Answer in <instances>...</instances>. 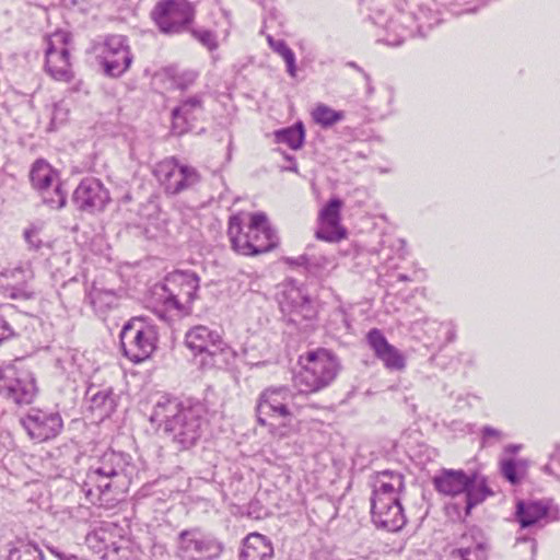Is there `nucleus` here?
Returning <instances> with one entry per match:
<instances>
[{"label":"nucleus","instance_id":"obj_38","mask_svg":"<svg viewBox=\"0 0 560 560\" xmlns=\"http://www.w3.org/2000/svg\"><path fill=\"white\" fill-rule=\"evenodd\" d=\"M192 37L197 39L201 45L207 47L210 51L218 48V38L215 32L207 28H190L188 30Z\"/></svg>","mask_w":560,"mask_h":560},{"label":"nucleus","instance_id":"obj_33","mask_svg":"<svg viewBox=\"0 0 560 560\" xmlns=\"http://www.w3.org/2000/svg\"><path fill=\"white\" fill-rule=\"evenodd\" d=\"M313 121L324 129L330 128L345 119V112L335 110L326 104H318L312 110Z\"/></svg>","mask_w":560,"mask_h":560},{"label":"nucleus","instance_id":"obj_32","mask_svg":"<svg viewBox=\"0 0 560 560\" xmlns=\"http://www.w3.org/2000/svg\"><path fill=\"white\" fill-rule=\"evenodd\" d=\"M91 409L100 412L101 418L109 417L116 409V401L112 389H102L92 393L90 388Z\"/></svg>","mask_w":560,"mask_h":560},{"label":"nucleus","instance_id":"obj_40","mask_svg":"<svg viewBox=\"0 0 560 560\" xmlns=\"http://www.w3.org/2000/svg\"><path fill=\"white\" fill-rule=\"evenodd\" d=\"M330 265V260L324 255L308 254L307 273L318 277Z\"/></svg>","mask_w":560,"mask_h":560},{"label":"nucleus","instance_id":"obj_59","mask_svg":"<svg viewBox=\"0 0 560 560\" xmlns=\"http://www.w3.org/2000/svg\"><path fill=\"white\" fill-rule=\"evenodd\" d=\"M397 278L399 281H411V278L405 273H399Z\"/></svg>","mask_w":560,"mask_h":560},{"label":"nucleus","instance_id":"obj_37","mask_svg":"<svg viewBox=\"0 0 560 560\" xmlns=\"http://www.w3.org/2000/svg\"><path fill=\"white\" fill-rule=\"evenodd\" d=\"M415 330L421 329L428 336V339L439 343L441 340L442 322L436 319L423 318L412 323Z\"/></svg>","mask_w":560,"mask_h":560},{"label":"nucleus","instance_id":"obj_56","mask_svg":"<svg viewBox=\"0 0 560 560\" xmlns=\"http://www.w3.org/2000/svg\"><path fill=\"white\" fill-rule=\"evenodd\" d=\"M347 66H348V67H350V68H352V69H354V70H357L358 72H360V73H362V74H363V72H365V71H364V70H363V69H362V68H361L357 62H354V61H349V62L347 63Z\"/></svg>","mask_w":560,"mask_h":560},{"label":"nucleus","instance_id":"obj_41","mask_svg":"<svg viewBox=\"0 0 560 560\" xmlns=\"http://www.w3.org/2000/svg\"><path fill=\"white\" fill-rule=\"evenodd\" d=\"M481 433V440L480 445L481 447H489L497 443H499L503 438L504 434L502 431L491 427V425H485L480 430Z\"/></svg>","mask_w":560,"mask_h":560},{"label":"nucleus","instance_id":"obj_18","mask_svg":"<svg viewBox=\"0 0 560 560\" xmlns=\"http://www.w3.org/2000/svg\"><path fill=\"white\" fill-rule=\"evenodd\" d=\"M515 520L521 528L544 527L560 521V508L551 498L521 499L515 504Z\"/></svg>","mask_w":560,"mask_h":560},{"label":"nucleus","instance_id":"obj_44","mask_svg":"<svg viewBox=\"0 0 560 560\" xmlns=\"http://www.w3.org/2000/svg\"><path fill=\"white\" fill-rule=\"evenodd\" d=\"M24 240L30 249L39 250L44 243L39 237V231L36 228H30L24 231Z\"/></svg>","mask_w":560,"mask_h":560},{"label":"nucleus","instance_id":"obj_54","mask_svg":"<svg viewBox=\"0 0 560 560\" xmlns=\"http://www.w3.org/2000/svg\"><path fill=\"white\" fill-rule=\"evenodd\" d=\"M395 242L399 245V247H398L399 256L404 257L406 255V253H407L406 252V242H405V240L397 238Z\"/></svg>","mask_w":560,"mask_h":560},{"label":"nucleus","instance_id":"obj_20","mask_svg":"<svg viewBox=\"0 0 560 560\" xmlns=\"http://www.w3.org/2000/svg\"><path fill=\"white\" fill-rule=\"evenodd\" d=\"M124 529L116 523L103 522L98 527L88 533L85 544L102 560H118L119 552L125 548L127 540Z\"/></svg>","mask_w":560,"mask_h":560},{"label":"nucleus","instance_id":"obj_30","mask_svg":"<svg viewBox=\"0 0 560 560\" xmlns=\"http://www.w3.org/2000/svg\"><path fill=\"white\" fill-rule=\"evenodd\" d=\"M405 490V479L394 477L392 483H385L383 480H375L371 497V502L400 500V494Z\"/></svg>","mask_w":560,"mask_h":560},{"label":"nucleus","instance_id":"obj_45","mask_svg":"<svg viewBox=\"0 0 560 560\" xmlns=\"http://www.w3.org/2000/svg\"><path fill=\"white\" fill-rule=\"evenodd\" d=\"M151 557L153 560H167L168 551L166 545L162 542H154L151 547Z\"/></svg>","mask_w":560,"mask_h":560},{"label":"nucleus","instance_id":"obj_7","mask_svg":"<svg viewBox=\"0 0 560 560\" xmlns=\"http://www.w3.org/2000/svg\"><path fill=\"white\" fill-rule=\"evenodd\" d=\"M433 485L438 492L445 495L465 493L466 514L492 494L483 476L476 472L468 475L464 470L443 469L433 478Z\"/></svg>","mask_w":560,"mask_h":560},{"label":"nucleus","instance_id":"obj_34","mask_svg":"<svg viewBox=\"0 0 560 560\" xmlns=\"http://www.w3.org/2000/svg\"><path fill=\"white\" fill-rule=\"evenodd\" d=\"M90 303L96 312L104 313L117 304V295L114 290L92 287L89 293Z\"/></svg>","mask_w":560,"mask_h":560},{"label":"nucleus","instance_id":"obj_2","mask_svg":"<svg viewBox=\"0 0 560 560\" xmlns=\"http://www.w3.org/2000/svg\"><path fill=\"white\" fill-rule=\"evenodd\" d=\"M136 466L125 452L107 450L89 467L81 485L82 492L94 505L112 509L124 500Z\"/></svg>","mask_w":560,"mask_h":560},{"label":"nucleus","instance_id":"obj_26","mask_svg":"<svg viewBox=\"0 0 560 560\" xmlns=\"http://www.w3.org/2000/svg\"><path fill=\"white\" fill-rule=\"evenodd\" d=\"M203 112V97L196 94L180 101L172 110V132L182 136L189 131L197 120V114Z\"/></svg>","mask_w":560,"mask_h":560},{"label":"nucleus","instance_id":"obj_8","mask_svg":"<svg viewBox=\"0 0 560 560\" xmlns=\"http://www.w3.org/2000/svg\"><path fill=\"white\" fill-rule=\"evenodd\" d=\"M279 306L282 320L299 331L314 329L317 322L318 310L316 302L305 289L290 281L283 285L280 293Z\"/></svg>","mask_w":560,"mask_h":560},{"label":"nucleus","instance_id":"obj_12","mask_svg":"<svg viewBox=\"0 0 560 560\" xmlns=\"http://www.w3.org/2000/svg\"><path fill=\"white\" fill-rule=\"evenodd\" d=\"M30 180L44 205L60 210L67 205L68 192L60 174L46 160L37 159L31 167Z\"/></svg>","mask_w":560,"mask_h":560},{"label":"nucleus","instance_id":"obj_11","mask_svg":"<svg viewBox=\"0 0 560 560\" xmlns=\"http://www.w3.org/2000/svg\"><path fill=\"white\" fill-rule=\"evenodd\" d=\"M122 354L133 363L151 357L158 343V330L143 318L128 320L119 334Z\"/></svg>","mask_w":560,"mask_h":560},{"label":"nucleus","instance_id":"obj_48","mask_svg":"<svg viewBox=\"0 0 560 560\" xmlns=\"http://www.w3.org/2000/svg\"><path fill=\"white\" fill-rule=\"evenodd\" d=\"M308 254H302L298 257H287L285 262L291 267H301L307 272Z\"/></svg>","mask_w":560,"mask_h":560},{"label":"nucleus","instance_id":"obj_53","mask_svg":"<svg viewBox=\"0 0 560 560\" xmlns=\"http://www.w3.org/2000/svg\"><path fill=\"white\" fill-rule=\"evenodd\" d=\"M363 78H364V80L366 82V91H368V93L372 94L374 92V88L372 85V79H371L370 74L366 73V72H363Z\"/></svg>","mask_w":560,"mask_h":560},{"label":"nucleus","instance_id":"obj_58","mask_svg":"<svg viewBox=\"0 0 560 560\" xmlns=\"http://www.w3.org/2000/svg\"><path fill=\"white\" fill-rule=\"evenodd\" d=\"M542 471L546 472V474H549V475H555L553 474V470L551 468V466L549 464H546L544 467H542Z\"/></svg>","mask_w":560,"mask_h":560},{"label":"nucleus","instance_id":"obj_36","mask_svg":"<svg viewBox=\"0 0 560 560\" xmlns=\"http://www.w3.org/2000/svg\"><path fill=\"white\" fill-rule=\"evenodd\" d=\"M7 560H44V556L37 546L19 542L10 548Z\"/></svg>","mask_w":560,"mask_h":560},{"label":"nucleus","instance_id":"obj_4","mask_svg":"<svg viewBox=\"0 0 560 560\" xmlns=\"http://www.w3.org/2000/svg\"><path fill=\"white\" fill-rule=\"evenodd\" d=\"M293 398L292 389L285 385L269 386L259 394L255 406L257 422L273 438L284 439L292 433Z\"/></svg>","mask_w":560,"mask_h":560},{"label":"nucleus","instance_id":"obj_43","mask_svg":"<svg viewBox=\"0 0 560 560\" xmlns=\"http://www.w3.org/2000/svg\"><path fill=\"white\" fill-rule=\"evenodd\" d=\"M441 332V340L439 341V345L445 346L456 340L457 330L454 322H442Z\"/></svg>","mask_w":560,"mask_h":560},{"label":"nucleus","instance_id":"obj_39","mask_svg":"<svg viewBox=\"0 0 560 560\" xmlns=\"http://www.w3.org/2000/svg\"><path fill=\"white\" fill-rule=\"evenodd\" d=\"M69 115V108L63 101L54 103L50 108V129H57L63 125Z\"/></svg>","mask_w":560,"mask_h":560},{"label":"nucleus","instance_id":"obj_57","mask_svg":"<svg viewBox=\"0 0 560 560\" xmlns=\"http://www.w3.org/2000/svg\"><path fill=\"white\" fill-rule=\"evenodd\" d=\"M460 357H467L466 363L472 365L475 363V355L471 353H460Z\"/></svg>","mask_w":560,"mask_h":560},{"label":"nucleus","instance_id":"obj_46","mask_svg":"<svg viewBox=\"0 0 560 560\" xmlns=\"http://www.w3.org/2000/svg\"><path fill=\"white\" fill-rule=\"evenodd\" d=\"M394 477H397L398 479H405V477L401 472L396 471V470L385 469L382 471H377V474L375 476V480L384 479L385 483H392V481L394 480Z\"/></svg>","mask_w":560,"mask_h":560},{"label":"nucleus","instance_id":"obj_42","mask_svg":"<svg viewBox=\"0 0 560 560\" xmlns=\"http://www.w3.org/2000/svg\"><path fill=\"white\" fill-rule=\"evenodd\" d=\"M198 77V73L194 70H186L182 73L176 74L173 80L177 89L185 91L194 84Z\"/></svg>","mask_w":560,"mask_h":560},{"label":"nucleus","instance_id":"obj_21","mask_svg":"<svg viewBox=\"0 0 560 560\" xmlns=\"http://www.w3.org/2000/svg\"><path fill=\"white\" fill-rule=\"evenodd\" d=\"M71 201L78 211L94 214L110 202V194L101 179L90 176L80 180Z\"/></svg>","mask_w":560,"mask_h":560},{"label":"nucleus","instance_id":"obj_17","mask_svg":"<svg viewBox=\"0 0 560 560\" xmlns=\"http://www.w3.org/2000/svg\"><path fill=\"white\" fill-rule=\"evenodd\" d=\"M38 387L34 374L25 369L5 368L0 374V396L18 406L31 405Z\"/></svg>","mask_w":560,"mask_h":560},{"label":"nucleus","instance_id":"obj_60","mask_svg":"<svg viewBox=\"0 0 560 560\" xmlns=\"http://www.w3.org/2000/svg\"><path fill=\"white\" fill-rule=\"evenodd\" d=\"M560 457V445H557L555 453L551 455V458L558 459Z\"/></svg>","mask_w":560,"mask_h":560},{"label":"nucleus","instance_id":"obj_3","mask_svg":"<svg viewBox=\"0 0 560 560\" xmlns=\"http://www.w3.org/2000/svg\"><path fill=\"white\" fill-rule=\"evenodd\" d=\"M228 235L232 248L244 256L268 253L279 244L277 232L265 212L252 213L247 225H243L238 214L232 215L229 220Z\"/></svg>","mask_w":560,"mask_h":560},{"label":"nucleus","instance_id":"obj_10","mask_svg":"<svg viewBox=\"0 0 560 560\" xmlns=\"http://www.w3.org/2000/svg\"><path fill=\"white\" fill-rule=\"evenodd\" d=\"M185 346L195 357H201L202 368L228 364L236 358V351L222 339L218 331L202 325L195 326L186 332Z\"/></svg>","mask_w":560,"mask_h":560},{"label":"nucleus","instance_id":"obj_19","mask_svg":"<svg viewBox=\"0 0 560 560\" xmlns=\"http://www.w3.org/2000/svg\"><path fill=\"white\" fill-rule=\"evenodd\" d=\"M70 42L71 35L63 31L55 32L47 40L45 68L54 80L70 82L73 78L70 63Z\"/></svg>","mask_w":560,"mask_h":560},{"label":"nucleus","instance_id":"obj_13","mask_svg":"<svg viewBox=\"0 0 560 560\" xmlns=\"http://www.w3.org/2000/svg\"><path fill=\"white\" fill-rule=\"evenodd\" d=\"M195 15L196 10L187 0H161L151 12V19L159 31L166 35L187 32Z\"/></svg>","mask_w":560,"mask_h":560},{"label":"nucleus","instance_id":"obj_35","mask_svg":"<svg viewBox=\"0 0 560 560\" xmlns=\"http://www.w3.org/2000/svg\"><path fill=\"white\" fill-rule=\"evenodd\" d=\"M267 40L270 48L283 58L287 66V72L290 74V77L295 78L296 65L293 50L283 39H275L272 36L268 35Z\"/></svg>","mask_w":560,"mask_h":560},{"label":"nucleus","instance_id":"obj_23","mask_svg":"<svg viewBox=\"0 0 560 560\" xmlns=\"http://www.w3.org/2000/svg\"><path fill=\"white\" fill-rule=\"evenodd\" d=\"M373 524L381 529L396 533L407 523L400 500L371 502Z\"/></svg>","mask_w":560,"mask_h":560},{"label":"nucleus","instance_id":"obj_14","mask_svg":"<svg viewBox=\"0 0 560 560\" xmlns=\"http://www.w3.org/2000/svg\"><path fill=\"white\" fill-rule=\"evenodd\" d=\"M223 550L221 540L198 527L184 529L177 535L176 556L182 560H217Z\"/></svg>","mask_w":560,"mask_h":560},{"label":"nucleus","instance_id":"obj_22","mask_svg":"<svg viewBox=\"0 0 560 560\" xmlns=\"http://www.w3.org/2000/svg\"><path fill=\"white\" fill-rule=\"evenodd\" d=\"M489 542L483 530L470 527L447 555V560H488Z\"/></svg>","mask_w":560,"mask_h":560},{"label":"nucleus","instance_id":"obj_28","mask_svg":"<svg viewBox=\"0 0 560 560\" xmlns=\"http://www.w3.org/2000/svg\"><path fill=\"white\" fill-rule=\"evenodd\" d=\"M7 277L18 280L15 284L8 288L10 299L24 301L34 299L35 292L27 285V282L34 277L30 266L13 268L7 272Z\"/></svg>","mask_w":560,"mask_h":560},{"label":"nucleus","instance_id":"obj_51","mask_svg":"<svg viewBox=\"0 0 560 560\" xmlns=\"http://www.w3.org/2000/svg\"><path fill=\"white\" fill-rule=\"evenodd\" d=\"M248 514L255 516L256 518L260 517V513L258 511V502H250L249 503Z\"/></svg>","mask_w":560,"mask_h":560},{"label":"nucleus","instance_id":"obj_5","mask_svg":"<svg viewBox=\"0 0 560 560\" xmlns=\"http://www.w3.org/2000/svg\"><path fill=\"white\" fill-rule=\"evenodd\" d=\"M300 363L302 369L295 376V383L305 393H316L328 387L341 369L337 355L325 348L307 351L300 357Z\"/></svg>","mask_w":560,"mask_h":560},{"label":"nucleus","instance_id":"obj_50","mask_svg":"<svg viewBox=\"0 0 560 560\" xmlns=\"http://www.w3.org/2000/svg\"><path fill=\"white\" fill-rule=\"evenodd\" d=\"M49 550L58 560H67L71 555L70 552L60 550L58 548H49Z\"/></svg>","mask_w":560,"mask_h":560},{"label":"nucleus","instance_id":"obj_31","mask_svg":"<svg viewBox=\"0 0 560 560\" xmlns=\"http://www.w3.org/2000/svg\"><path fill=\"white\" fill-rule=\"evenodd\" d=\"M277 143H284L292 150L301 149L305 140V128L302 121L273 132Z\"/></svg>","mask_w":560,"mask_h":560},{"label":"nucleus","instance_id":"obj_15","mask_svg":"<svg viewBox=\"0 0 560 560\" xmlns=\"http://www.w3.org/2000/svg\"><path fill=\"white\" fill-rule=\"evenodd\" d=\"M20 423L35 443H45L58 438L65 428L59 410L55 408H31Z\"/></svg>","mask_w":560,"mask_h":560},{"label":"nucleus","instance_id":"obj_6","mask_svg":"<svg viewBox=\"0 0 560 560\" xmlns=\"http://www.w3.org/2000/svg\"><path fill=\"white\" fill-rule=\"evenodd\" d=\"M200 278L192 271L176 270L164 278L163 283L154 287V295L165 311L176 315H188L197 299Z\"/></svg>","mask_w":560,"mask_h":560},{"label":"nucleus","instance_id":"obj_25","mask_svg":"<svg viewBox=\"0 0 560 560\" xmlns=\"http://www.w3.org/2000/svg\"><path fill=\"white\" fill-rule=\"evenodd\" d=\"M340 198H331L319 212L322 228L316 231V238L326 242H337L346 236V231L340 226L342 208Z\"/></svg>","mask_w":560,"mask_h":560},{"label":"nucleus","instance_id":"obj_29","mask_svg":"<svg viewBox=\"0 0 560 560\" xmlns=\"http://www.w3.org/2000/svg\"><path fill=\"white\" fill-rule=\"evenodd\" d=\"M529 462L525 458H508L500 463V472L511 485H520L527 476Z\"/></svg>","mask_w":560,"mask_h":560},{"label":"nucleus","instance_id":"obj_55","mask_svg":"<svg viewBox=\"0 0 560 560\" xmlns=\"http://www.w3.org/2000/svg\"><path fill=\"white\" fill-rule=\"evenodd\" d=\"M521 448V445H517V444H509L505 446V453H509V454H515L520 451Z\"/></svg>","mask_w":560,"mask_h":560},{"label":"nucleus","instance_id":"obj_27","mask_svg":"<svg viewBox=\"0 0 560 560\" xmlns=\"http://www.w3.org/2000/svg\"><path fill=\"white\" fill-rule=\"evenodd\" d=\"M272 558L273 546L266 536L252 533L244 539L238 560H271Z\"/></svg>","mask_w":560,"mask_h":560},{"label":"nucleus","instance_id":"obj_9","mask_svg":"<svg viewBox=\"0 0 560 560\" xmlns=\"http://www.w3.org/2000/svg\"><path fill=\"white\" fill-rule=\"evenodd\" d=\"M91 51L95 55L103 74L112 79L121 78L133 62V54L126 35L98 36L92 42Z\"/></svg>","mask_w":560,"mask_h":560},{"label":"nucleus","instance_id":"obj_24","mask_svg":"<svg viewBox=\"0 0 560 560\" xmlns=\"http://www.w3.org/2000/svg\"><path fill=\"white\" fill-rule=\"evenodd\" d=\"M366 342L387 370L401 371L405 369L404 354L387 341L381 329L372 328L366 335Z\"/></svg>","mask_w":560,"mask_h":560},{"label":"nucleus","instance_id":"obj_1","mask_svg":"<svg viewBox=\"0 0 560 560\" xmlns=\"http://www.w3.org/2000/svg\"><path fill=\"white\" fill-rule=\"evenodd\" d=\"M207 415L201 401L165 394L155 401L149 421L163 431L177 451H188L202 438Z\"/></svg>","mask_w":560,"mask_h":560},{"label":"nucleus","instance_id":"obj_16","mask_svg":"<svg viewBox=\"0 0 560 560\" xmlns=\"http://www.w3.org/2000/svg\"><path fill=\"white\" fill-rule=\"evenodd\" d=\"M153 174L166 195L175 196L200 183L198 171L188 165H180L175 158L159 162Z\"/></svg>","mask_w":560,"mask_h":560},{"label":"nucleus","instance_id":"obj_49","mask_svg":"<svg viewBox=\"0 0 560 560\" xmlns=\"http://www.w3.org/2000/svg\"><path fill=\"white\" fill-rule=\"evenodd\" d=\"M335 315L341 319V322L343 323L347 330H349L351 328V323H350L349 316L342 307H339L335 312Z\"/></svg>","mask_w":560,"mask_h":560},{"label":"nucleus","instance_id":"obj_47","mask_svg":"<svg viewBox=\"0 0 560 560\" xmlns=\"http://www.w3.org/2000/svg\"><path fill=\"white\" fill-rule=\"evenodd\" d=\"M13 336H14L13 328L3 318V316H0V343H2L5 340L11 339Z\"/></svg>","mask_w":560,"mask_h":560},{"label":"nucleus","instance_id":"obj_52","mask_svg":"<svg viewBox=\"0 0 560 560\" xmlns=\"http://www.w3.org/2000/svg\"><path fill=\"white\" fill-rule=\"evenodd\" d=\"M285 159L290 162V166L287 167L288 171L298 173V163L295 159L291 155H285Z\"/></svg>","mask_w":560,"mask_h":560}]
</instances>
